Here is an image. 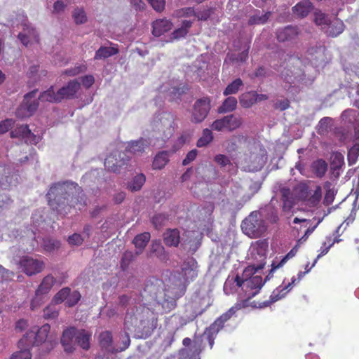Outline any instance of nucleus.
Instances as JSON below:
<instances>
[{
    "instance_id": "obj_64",
    "label": "nucleus",
    "mask_w": 359,
    "mask_h": 359,
    "mask_svg": "<svg viewBox=\"0 0 359 359\" xmlns=\"http://www.w3.org/2000/svg\"><path fill=\"white\" fill-rule=\"evenodd\" d=\"M166 217L163 214H156L152 217V223L156 229L160 228L163 225Z\"/></svg>"
},
{
    "instance_id": "obj_7",
    "label": "nucleus",
    "mask_w": 359,
    "mask_h": 359,
    "mask_svg": "<svg viewBox=\"0 0 359 359\" xmlns=\"http://www.w3.org/2000/svg\"><path fill=\"white\" fill-rule=\"evenodd\" d=\"M80 88V83L76 80L69 81L66 86L55 92L53 87L42 93L39 99L41 102H57L63 99L72 98Z\"/></svg>"
},
{
    "instance_id": "obj_3",
    "label": "nucleus",
    "mask_w": 359,
    "mask_h": 359,
    "mask_svg": "<svg viewBox=\"0 0 359 359\" xmlns=\"http://www.w3.org/2000/svg\"><path fill=\"white\" fill-rule=\"evenodd\" d=\"M80 187L72 182H58L53 184L46 196L48 204L57 214L65 215L73 207L81 210L86 204L83 195L79 196Z\"/></svg>"
},
{
    "instance_id": "obj_54",
    "label": "nucleus",
    "mask_w": 359,
    "mask_h": 359,
    "mask_svg": "<svg viewBox=\"0 0 359 359\" xmlns=\"http://www.w3.org/2000/svg\"><path fill=\"white\" fill-rule=\"evenodd\" d=\"M70 289L69 287H64L61 289L54 296L53 299V302L55 304H60L65 301L67 302V299L68 295L69 294Z\"/></svg>"
},
{
    "instance_id": "obj_56",
    "label": "nucleus",
    "mask_w": 359,
    "mask_h": 359,
    "mask_svg": "<svg viewBox=\"0 0 359 359\" xmlns=\"http://www.w3.org/2000/svg\"><path fill=\"white\" fill-rule=\"evenodd\" d=\"M137 256L134 255L131 251H126L123 253L121 262V267L123 270H126L130 263L135 259V257Z\"/></svg>"
},
{
    "instance_id": "obj_26",
    "label": "nucleus",
    "mask_w": 359,
    "mask_h": 359,
    "mask_svg": "<svg viewBox=\"0 0 359 359\" xmlns=\"http://www.w3.org/2000/svg\"><path fill=\"white\" fill-rule=\"evenodd\" d=\"M172 22L165 18L155 20L152 24V33L155 36H160L172 28Z\"/></svg>"
},
{
    "instance_id": "obj_63",
    "label": "nucleus",
    "mask_w": 359,
    "mask_h": 359,
    "mask_svg": "<svg viewBox=\"0 0 359 359\" xmlns=\"http://www.w3.org/2000/svg\"><path fill=\"white\" fill-rule=\"evenodd\" d=\"M212 12L213 11L212 8L204 9L201 11H195V14H194L193 16L196 17L199 20H206L210 17Z\"/></svg>"
},
{
    "instance_id": "obj_55",
    "label": "nucleus",
    "mask_w": 359,
    "mask_h": 359,
    "mask_svg": "<svg viewBox=\"0 0 359 359\" xmlns=\"http://www.w3.org/2000/svg\"><path fill=\"white\" fill-rule=\"evenodd\" d=\"M195 14V10L193 8L187 7L175 11L172 15L175 18H180L184 17H191Z\"/></svg>"
},
{
    "instance_id": "obj_10",
    "label": "nucleus",
    "mask_w": 359,
    "mask_h": 359,
    "mask_svg": "<svg viewBox=\"0 0 359 359\" xmlns=\"http://www.w3.org/2000/svg\"><path fill=\"white\" fill-rule=\"evenodd\" d=\"M32 219L33 222V229H27V231H25V233H26L25 236L27 237L29 239H36V241L37 243H41V245L46 251L51 252L55 248H59L60 243L56 240L47 238H43L41 241H38V239L41 238H39V236H38L36 238L35 236L36 233V231H38V227L41 225V223L43 222L42 216L41 214H39V212H35L34 213L32 214Z\"/></svg>"
},
{
    "instance_id": "obj_35",
    "label": "nucleus",
    "mask_w": 359,
    "mask_h": 359,
    "mask_svg": "<svg viewBox=\"0 0 359 359\" xmlns=\"http://www.w3.org/2000/svg\"><path fill=\"white\" fill-rule=\"evenodd\" d=\"M170 158V152L168 151H162L158 152L154 157L152 167L154 170H161L165 167L168 163Z\"/></svg>"
},
{
    "instance_id": "obj_45",
    "label": "nucleus",
    "mask_w": 359,
    "mask_h": 359,
    "mask_svg": "<svg viewBox=\"0 0 359 359\" xmlns=\"http://www.w3.org/2000/svg\"><path fill=\"white\" fill-rule=\"evenodd\" d=\"M259 211H263L264 219H267L270 222L276 223L278 221L277 210L271 205H269Z\"/></svg>"
},
{
    "instance_id": "obj_42",
    "label": "nucleus",
    "mask_w": 359,
    "mask_h": 359,
    "mask_svg": "<svg viewBox=\"0 0 359 359\" xmlns=\"http://www.w3.org/2000/svg\"><path fill=\"white\" fill-rule=\"evenodd\" d=\"M314 22L318 26H320L325 30L331 20L327 14L317 10L314 13Z\"/></svg>"
},
{
    "instance_id": "obj_50",
    "label": "nucleus",
    "mask_w": 359,
    "mask_h": 359,
    "mask_svg": "<svg viewBox=\"0 0 359 359\" xmlns=\"http://www.w3.org/2000/svg\"><path fill=\"white\" fill-rule=\"evenodd\" d=\"M213 140V135L211 130L205 128L203 130L202 136L197 142L198 147H203L207 146Z\"/></svg>"
},
{
    "instance_id": "obj_2",
    "label": "nucleus",
    "mask_w": 359,
    "mask_h": 359,
    "mask_svg": "<svg viewBox=\"0 0 359 359\" xmlns=\"http://www.w3.org/2000/svg\"><path fill=\"white\" fill-rule=\"evenodd\" d=\"M268 243L266 241H257L250 248V255L257 260V266L250 265L246 267L242 273V284L241 298L251 299L259 292L265 282L270 278L273 273L271 272L263 280L260 276H253L259 270L263 269L265 264Z\"/></svg>"
},
{
    "instance_id": "obj_60",
    "label": "nucleus",
    "mask_w": 359,
    "mask_h": 359,
    "mask_svg": "<svg viewBox=\"0 0 359 359\" xmlns=\"http://www.w3.org/2000/svg\"><path fill=\"white\" fill-rule=\"evenodd\" d=\"M322 197V189L320 186H317L313 194L309 198V203L313 205H316L320 201Z\"/></svg>"
},
{
    "instance_id": "obj_8",
    "label": "nucleus",
    "mask_w": 359,
    "mask_h": 359,
    "mask_svg": "<svg viewBox=\"0 0 359 359\" xmlns=\"http://www.w3.org/2000/svg\"><path fill=\"white\" fill-rule=\"evenodd\" d=\"M154 130L159 133L163 141L174 133L175 116L172 113L163 111L158 114L153 122Z\"/></svg>"
},
{
    "instance_id": "obj_31",
    "label": "nucleus",
    "mask_w": 359,
    "mask_h": 359,
    "mask_svg": "<svg viewBox=\"0 0 359 359\" xmlns=\"http://www.w3.org/2000/svg\"><path fill=\"white\" fill-rule=\"evenodd\" d=\"M149 144L150 142L147 140L141 138L138 140L128 142L126 147V151L134 154H140L142 153Z\"/></svg>"
},
{
    "instance_id": "obj_49",
    "label": "nucleus",
    "mask_w": 359,
    "mask_h": 359,
    "mask_svg": "<svg viewBox=\"0 0 359 359\" xmlns=\"http://www.w3.org/2000/svg\"><path fill=\"white\" fill-rule=\"evenodd\" d=\"M146 177L143 174L137 175L128 184V189L132 191L140 190L144 184Z\"/></svg>"
},
{
    "instance_id": "obj_16",
    "label": "nucleus",
    "mask_w": 359,
    "mask_h": 359,
    "mask_svg": "<svg viewBox=\"0 0 359 359\" xmlns=\"http://www.w3.org/2000/svg\"><path fill=\"white\" fill-rule=\"evenodd\" d=\"M128 157L123 152L114 151L107 156L104 161V167L109 171L119 172L121 169L126 165Z\"/></svg>"
},
{
    "instance_id": "obj_52",
    "label": "nucleus",
    "mask_w": 359,
    "mask_h": 359,
    "mask_svg": "<svg viewBox=\"0 0 359 359\" xmlns=\"http://www.w3.org/2000/svg\"><path fill=\"white\" fill-rule=\"evenodd\" d=\"M326 193L324 197L323 203L326 205H329L332 203L334 199V196L337 194V191L334 187H330V184L327 183L325 184Z\"/></svg>"
},
{
    "instance_id": "obj_27",
    "label": "nucleus",
    "mask_w": 359,
    "mask_h": 359,
    "mask_svg": "<svg viewBox=\"0 0 359 359\" xmlns=\"http://www.w3.org/2000/svg\"><path fill=\"white\" fill-rule=\"evenodd\" d=\"M214 161L222 169L228 172L229 175H234L236 172V166L231 163L229 158L224 154H217L214 158Z\"/></svg>"
},
{
    "instance_id": "obj_5",
    "label": "nucleus",
    "mask_w": 359,
    "mask_h": 359,
    "mask_svg": "<svg viewBox=\"0 0 359 359\" xmlns=\"http://www.w3.org/2000/svg\"><path fill=\"white\" fill-rule=\"evenodd\" d=\"M126 316L125 319V330L134 334L136 338H147L151 334L157 327L158 319L155 316Z\"/></svg>"
},
{
    "instance_id": "obj_24",
    "label": "nucleus",
    "mask_w": 359,
    "mask_h": 359,
    "mask_svg": "<svg viewBox=\"0 0 359 359\" xmlns=\"http://www.w3.org/2000/svg\"><path fill=\"white\" fill-rule=\"evenodd\" d=\"M299 34L297 27L287 26L276 31L277 39L280 42L292 41Z\"/></svg>"
},
{
    "instance_id": "obj_61",
    "label": "nucleus",
    "mask_w": 359,
    "mask_h": 359,
    "mask_svg": "<svg viewBox=\"0 0 359 359\" xmlns=\"http://www.w3.org/2000/svg\"><path fill=\"white\" fill-rule=\"evenodd\" d=\"M332 119L330 117H324L321 118L318 123V133L322 134L327 131L329 126L331 125Z\"/></svg>"
},
{
    "instance_id": "obj_38",
    "label": "nucleus",
    "mask_w": 359,
    "mask_h": 359,
    "mask_svg": "<svg viewBox=\"0 0 359 359\" xmlns=\"http://www.w3.org/2000/svg\"><path fill=\"white\" fill-rule=\"evenodd\" d=\"M290 285H285V280L283 281V283L277 287L271 294L270 299L273 303L276 302L278 300L284 298L286 294L289 292L287 288Z\"/></svg>"
},
{
    "instance_id": "obj_11",
    "label": "nucleus",
    "mask_w": 359,
    "mask_h": 359,
    "mask_svg": "<svg viewBox=\"0 0 359 359\" xmlns=\"http://www.w3.org/2000/svg\"><path fill=\"white\" fill-rule=\"evenodd\" d=\"M252 151L248 158L245 157L243 168L249 172H256L262 169L266 160V151L262 149L261 146L255 147Z\"/></svg>"
},
{
    "instance_id": "obj_21",
    "label": "nucleus",
    "mask_w": 359,
    "mask_h": 359,
    "mask_svg": "<svg viewBox=\"0 0 359 359\" xmlns=\"http://www.w3.org/2000/svg\"><path fill=\"white\" fill-rule=\"evenodd\" d=\"M61 344L67 353H72L75 350L76 328L70 327L64 330L61 337Z\"/></svg>"
},
{
    "instance_id": "obj_41",
    "label": "nucleus",
    "mask_w": 359,
    "mask_h": 359,
    "mask_svg": "<svg viewBox=\"0 0 359 359\" xmlns=\"http://www.w3.org/2000/svg\"><path fill=\"white\" fill-rule=\"evenodd\" d=\"M118 50L114 47H100L95 53V60H102L116 55Z\"/></svg>"
},
{
    "instance_id": "obj_32",
    "label": "nucleus",
    "mask_w": 359,
    "mask_h": 359,
    "mask_svg": "<svg viewBox=\"0 0 359 359\" xmlns=\"http://www.w3.org/2000/svg\"><path fill=\"white\" fill-rule=\"evenodd\" d=\"M91 333L85 330H77L76 329V342L84 350H88L90 348V340Z\"/></svg>"
},
{
    "instance_id": "obj_20",
    "label": "nucleus",
    "mask_w": 359,
    "mask_h": 359,
    "mask_svg": "<svg viewBox=\"0 0 359 359\" xmlns=\"http://www.w3.org/2000/svg\"><path fill=\"white\" fill-rule=\"evenodd\" d=\"M307 59L312 65L318 67L325 63V48L323 46H316L310 48L307 51Z\"/></svg>"
},
{
    "instance_id": "obj_46",
    "label": "nucleus",
    "mask_w": 359,
    "mask_h": 359,
    "mask_svg": "<svg viewBox=\"0 0 359 359\" xmlns=\"http://www.w3.org/2000/svg\"><path fill=\"white\" fill-rule=\"evenodd\" d=\"M243 86V81L239 78L236 79L226 87L223 94L226 96L236 94Z\"/></svg>"
},
{
    "instance_id": "obj_12",
    "label": "nucleus",
    "mask_w": 359,
    "mask_h": 359,
    "mask_svg": "<svg viewBox=\"0 0 359 359\" xmlns=\"http://www.w3.org/2000/svg\"><path fill=\"white\" fill-rule=\"evenodd\" d=\"M37 90L27 93L24 97L22 104L16 111V116L19 118H25L32 116L39 107V102L36 100Z\"/></svg>"
},
{
    "instance_id": "obj_40",
    "label": "nucleus",
    "mask_w": 359,
    "mask_h": 359,
    "mask_svg": "<svg viewBox=\"0 0 359 359\" xmlns=\"http://www.w3.org/2000/svg\"><path fill=\"white\" fill-rule=\"evenodd\" d=\"M311 170L318 177H322L327 172V163L323 159H318L312 163Z\"/></svg>"
},
{
    "instance_id": "obj_18",
    "label": "nucleus",
    "mask_w": 359,
    "mask_h": 359,
    "mask_svg": "<svg viewBox=\"0 0 359 359\" xmlns=\"http://www.w3.org/2000/svg\"><path fill=\"white\" fill-rule=\"evenodd\" d=\"M11 136L13 138L20 137L24 140L26 143L31 144H36L41 140L40 136L36 135L31 132L27 125H21L16 127L11 131Z\"/></svg>"
},
{
    "instance_id": "obj_37",
    "label": "nucleus",
    "mask_w": 359,
    "mask_h": 359,
    "mask_svg": "<svg viewBox=\"0 0 359 359\" xmlns=\"http://www.w3.org/2000/svg\"><path fill=\"white\" fill-rule=\"evenodd\" d=\"M238 101L234 97H228L226 98L220 107H219L217 111L219 114H226L233 111L237 107Z\"/></svg>"
},
{
    "instance_id": "obj_59",
    "label": "nucleus",
    "mask_w": 359,
    "mask_h": 359,
    "mask_svg": "<svg viewBox=\"0 0 359 359\" xmlns=\"http://www.w3.org/2000/svg\"><path fill=\"white\" fill-rule=\"evenodd\" d=\"M81 299V294L78 291L69 292L67 297L66 304L69 306H74Z\"/></svg>"
},
{
    "instance_id": "obj_34",
    "label": "nucleus",
    "mask_w": 359,
    "mask_h": 359,
    "mask_svg": "<svg viewBox=\"0 0 359 359\" xmlns=\"http://www.w3.org/2000/svg\"><path fill=\"white\" fill-rule=\"evenodd\" d=\"M151 236L148 232H144L136 236L133 240V243L136 248L135 255H139L142 253L147 243L150 240Z\"/></svg>"
},
{
    "instance_id": "obj_19",
    "label": "nucleus",
    "mask_w": 359,
    "mask_h": 359,
    "mask_svg": "<svg viewBox=\"0 0 359 359\" xmlns=\"http://www.w3.org/2000/svg\"><path fill=\"white\" fill-rule=\"evenodd\" d=\"M227 316H225L226 317ZM229 319V318H222V316H220L209 327L206 328L205 330L203 337L205 338L208 341L210 348L212 349L215 339L216 338L217 334L219 331L223 328L224 322Z\"/></svg>"
},
{
    "instance_id": "obj_62",
    "label": "nucleus",
    "mask_w": 359,
    "mask_h": 359,
    "mask_svg": "<svg viewBox=\"0 0 359 359\" xmlns=\"http://www.w3.org/2000/svg\"><path fill=\"white\" fill-rule=\"evenodd\" d=\"M28 32L29 34H27L26 33H19L18 34V39L25 46H27L29 43L30 40L32 38L36 37L35 31L33 29H32V30H29Z\"/></svg>"
},
{
    "instance_id": "obj_25",
    "label": "nucleus",
    "mask_w": 359,
    "mask_h": 359,
    "mask_svg": "<svg viewBox=\"0 0 359 359\" xmlns=\"http://www.w3.org/2000/svg\"><path fill=\"white\" fill-rule=\"evenodd\" d=\"M313 10V5L309 0H302L292 7L293 14L299 18L306 17Z\"/></svg>"
},
{
    "instance_id": "obj_17",
    "label": "nucleus",
    "mask_w": 359,
    "mask_h": 359,
    "mask_svg": "<svg viewBox=\"0 0 359 359\" xmlns=\"http://www.w3.org/2000/svg\"><path fill=\"white\" fill-rule=\"evenodd\" d=\"M210 109V100L203 97L196 100L194 104L191 121L194 123L202 122L208 116Z\"/></svg>"
},
{
    "instance_id": "obj_13",
    "label": "nucleus",
    "mask_w": 359,
    "mask_h": 359,
    "mask_svg": "<svg viewBox=\"0 0 359 359\" xmlns=\"http://www.w3.org/2000/svg\"><path fill=\"white\" fill-rule=\"evenodd\" d=\"M56 283V279L52 274L46 276L41 280L35 292V297L31 302L32 310L43 301V299L50 292Z\"/></svg>"
},
{
    "instance_id": "obj_33",
    "label": "nucleus",
    "mask_w": 359,
    "mask_h": 359,
    "mask_svg": "<svg viewBox=\"0 0 359 359\" xmlns=\"http://www.w3.org/2000/svg\"><path fill=\"white\" fill-rule=\"evenodd\" d=\"M193 21L184 20L182 22L180 27L175 29L170 36V41L177 40L181 38L185 37L187 34L189 29L191 28Z\"/></svg>"
},
{
    "instance_id": "obj_47",
    "label": "nucleus",
    "mask_w": 359,
    "mask_h": 359,
    "mask_svg": "<svg viewBox=\"0 0 359 359\" xmlns=\"http://www.w3.org/2000/svg\"><path fill=\"white\" fill-rule=\"evenodd\" d=\"M344 156L340 152H334L331 156V166L334 170L341 169L344 165Z\"/></svg>"
},
{
    "instance_id": "obj_4",
    "label": "nucleus",
    "mask_w": 359,
    "mask_h": 359,
    "mask_svg": "<svg viewBox=\"0 0 359 359\" xmlns=\"http://www.w3.org/2000/svg\"><path fill=\"white\" fill-rule=\"evenodd\" d=\"M198 276V264L193 257H188L181 264L169 278V282L173 285L172 297L170 301L172 306L175 305L176 299L180 297L184 292L186 286L193 281Z\"/></svg>"
},
{
    "instance_id": "obj_29",
    "label": "nucleus",
    "mask_w": 359,
    "mask_h": 359,
    "mask_svg": "<svg viewBox=\"0 0 359 359\" xmlns=\"http://www.w3.org/2000/svg\"><path fill=\"white\" fill-rule=\"evenodd\" d=\"M201 352V344L195 341L191 348H182L179 351V355L180 359H199Z\"/></svg>"
},
{
    "instance_id": "obj_1",
    "label": "nucleus",
    "mask_w": 359,
    "mask_h": 359,
    "mask_svg": "<svg viewBox=\"0 0 359 359\" xmlns=\"http://www.w3.org/2000/svg\"><path fill=\"white\" fill-rule=\"evenodd\" d=\"M173 285L168 281L166 285L160 279L156 278H149L145 283L144 290L140 297L136 294L122 295L119 297V304L123 307H129L126 314H134L135 313H148L149 309L145 306V303H141L145 299L148 302L150 300L156 302L163 307L174 308L170 301L172 297Z\"/></svg>"
},
{
    "instance_id": "obj_22",
    "label": "nucleus",
    "mask_w": 359,
    "mask_h": 359,
    "mask_svg": "<svg viewBox=\"0 0 359 359\" xmlns=\"http://www.w3.org/2000/svg\"><path fill=\"white\" fill-rule=\"evenodd\" d=\"M242 277L236 275L235 277L229 276L224 285V292L226 294L238 293L241 297Z\"/></svg>"
},
{
    "instance_id": "obj_15",
    "label": "nucleus",
    "mask_w": 359,
    "mask_h": 359,
    "mask_svg": "<svg viewBox=\"0 0 359 359\" xmlns=\"http://www.w3.org/2000/svg\"><path fill=\"white\" fill-rule=\"evenodd\" d=\"M243 123V120L240 116L233 114L225 116L222 118L215 120L212 124L211 128L214 130L222 131L224 130L233 131L238 128Z\"/></svg>"
},
{
    "instance_id": "obj_43",
    "label": "nucleus",
    "mask_w": 359,
    "mask_h": 359,
    "mask_svg": "<svg viewBox=\"0 0 359 359\" xmlns=\"http://www.w3.org/2000/svg\"><path fill=\"white\" fill-rule=\"evenodd\" d=\"M100 345L102 348L111 351L112 344V334L109 331H104L100 334L99 336Z\"/></svg>"
},
{
    "instance_id": "obj_14",
    "label": "nucleus",
    "mask_w": 359,
    "mask_h": 359,
    "mask_svg": "<svg viewBox=\"0 0 359 359\" xmlns=\"http://www.w3.org/2000/svg\"><path fill=\"white\" fill-rule=\"evenodd\" d=\"M18 264L22 271L29 276L41 272L44 268V262L42 260L28 255L20 257Z\"/></svg>"
},
{
    "instance_id": "obj_58",
    "label": "nucleus",
    "mask_w": 359,
    "mask_h": 359,
    "mask_svg": "<svg viewBox=\"0 0 359 359\" xmlns=\"http://www.w3.org/2000/svg\"><path fill=\"white\" fill-rule=\"evenodd\" d=\"M14 276V273L8 269H6L1 265H0V284H4L11 280Z\"/></svg>"
},
{
    "instance_id": "obj_23",
    "label": "nucleus",
    "mask_w": 359,
    "mask_h": 359,
    "mask_svg": "<svg viewBox=\"0 0 359 359\" xmlns=\"http://www.w3.org/2000/svg\"><path fill=\"white\" fill-rule=\"evenodd\" d=\"M345 123L353 125L355 137L359 140V114L353 109L344 110L341 116Z\"/></svg>"
},
{
    "instance_id": "obj_53",
    "label": "nucleus",
    "mask_w": 359,
    "mask_h": 359,
    "mask_svg": "<svg viewBox=\"0 0 359 359\" xmlns=\"http://www.w3.org/2000/svg\"><path fill=\"white\" fill-rule=\"evenodd\" d=\"M22 348L21 351L14 353L10 359H31L32 353L27 346H19Z\"/></svg>"
},
{
    "instance_id": "obj_6",
    "label": "nucleus",
    "mask_w": 359,
    "mask_h": 359,
    "mask_svg": "<svg viewBox=\"0 0 359 359\" xmlns=\"http://www.w3.org/2000/svg\"><path fill=\"white\" fill-rule=\"evenodd\" d=\"M241 229L249 238H257L262 236L267 230L263 211H252L242 222Z\"/></svg>"
},
{
    "instance_id": "obj_48",
    "label": "nucleus",
    "mask_w": 359,
    "mask_h": 359,
    "mask_svg": "<svg viewBox=\"0 0 359 359\" xmlns=\"http://www.w3.org/2000/svg\"><path fill=\"white\" fill-rule=\"evenodd\" d=\"M358 156H359V142H355L353 145V147H351L348 150L347 158H348V165L350 166L354 165L357 162Z\"/></svg>"
},
{
    "instance_id": "obj_30",
    "label": "nucleus",
    "mask_w": 359,
    "mask_h": 359,
    "mask_svg": "<svg viewBox=\"0 0 359 359\" xmlns=\"http://www.w3.org/2000/svg\"><path fill=\"white\" fill-rule=\"evenodd\" d=\"M344 27L343 21L339 18H335L329 23L325 32L328 36L337 37L344 32Z\"/></svg>"
},
{
    "instance_id": "obj_57",
    "label": "nucleus",
    "mask_w": 359,
    "mask_h": 359,
    "mask_svg": "<svg viewBox=\"0 0 359 359\" xmlns=\"http://www.w3.org/2000/svg\"><path fill=\"white\" fill-rule=\"evenodd\" d=\"M72 16L76 24H83L87 20L86 13L82 8H76L73 12Z\"/></svg>"
},
{
    "instance_id": "obj_9",
    "label": "nucleus",
    "mask_w": 359,
    "mask_h": 359,
    "mask_svg": "<svg viewBox=\"0 0 359 359\" xmlns=\"http://www.w3.org/2000/svg\"><path fill=\"white\" fill-rule=\"evenodd\" d=\"M50 329V327L48 324H45L39 329L33 327L32 330L26 333L18 341V346H27L29 348L34 346H39L47 339Z\"/></svg>"
},
{
    "instance_id": "obj_44",
    "label": "nucleus",
    "mask_w": 359,
    "mask_h": 359,
    "mask_svg": "<svg viewBox=\"0 0 359 359\" xmlns=\"http://www.w3.org/2000/svg\"><path fill=\"white\" fill-rule=\"evenodd\" d=\"M240 104L244 108H250L256 103V97L254 92H248L242 94L239 97Z\"/></svg>"
},
{
    "instance_id": "obj_28",
    "label": "nucleus",
    "mask_w": 359,
    "mask_h": 359,
    "mask_svg": "<svg viewBox=\"0 0 359 359\" xmlns=\"http://www.w3.org/2000/svg\"><path fill=\"white\" fill-rule=\"evenodd\" d=\"M303 238H304L302 237L300 239H299L297 242V244L286 255L283 257V259L279 262H276V261L273 262L271 264V273H273L276 269L283 266L290 259L294 257L296 255L299 246L302 245V241Z\"/></svg>"
},
{
    "instance_id": "obj_51",
    "label": "nucleus",
    "mask_w": 359,
    "mask_h": 359,
    "mask_svg": "<svg viewBox=\"0 0 359 359\" xmlns=\"http://www.w3.org/2000/svg\"><path fill=\"white\" fill-rule=\"evenodd\" d=\"M270 15V12H266L264 14L260 15V12L259 11L258 13L250 16L248 20V24L250 25L264 24Z\"/></svg>"
},
{
    "instance_id": "obj_39",
    "label": "nucleus",
    "mask_w": 359,
    "mask_h": 359,
    "mask_svg": "<svg viewBox=\"0 0 359 359\" xmlns=\"http://www.w3.org/2000/svg\"><path fill=\"white\" fill-rule=\"evenodd\" d=\"M180 239V232L177 229H169L164 233V242L167 245L177 246Z\"/></svg>"
},
{
    "instance_id": "obj_36",
    "label": "nucleus",
    "mask_w": 359,
    "mask_h": 359,
    "mask_svg": "<svg viewBox=\"0 0 359 359\" xmlns=\"http://www.w3.org/2000/svg\"><path fill=\"white\" fill-rule=\"evenodd\" d=\"M281 77L290 85L294 83L296 81H298L302 79V76L303 74L302 70L300 69H297L295 72H293L290 69H285L280 73Z\"/></svg>"
}]
</instances>
